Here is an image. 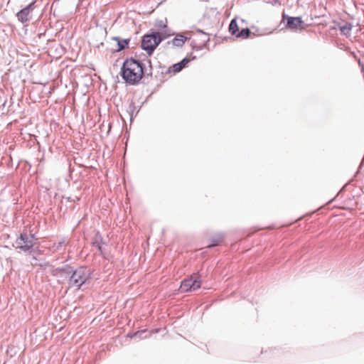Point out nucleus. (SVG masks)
I'll return each mask as SVG.
<instances>
[{
	"label": "nucleus",
	"instance_id": "nucleus-17",
	"mask_svg": "<svg viewBox=\"0 0 364 364\" xmlns=\"http://www.w3.org/2000/svg\"><path fill=\"white\" fill-rule=\"evenodd\" d=\"M146 333V331H138L136 333H135L133 335H131L130 336L131 337H134V338H146L147 336L145 335L144 336H143L144 334Z\"/></svg>",
	"mask_w": 364,
	"mask_h": 364
},
{
	"label": "nucleus",
	"instance_id": "nucleus-14",
	"mask_svg": "<svg viewBox=\"0 0 364 364\" xmlns=\"http://www.w3.org/2000/svg\"><path fill=\"white\" fill-rule=\"evenodd\" d=\"M250 30L246 28L242 29L241 31H238L235 36L239 38L246 39L250 36Z\"/></svg>",
	"mask_w": 364,
	"mask_h": 364
},
{
	"label": "nucleus",
	"instance_id": "nucleus-18",
	"mask_svg": "<svg viewBox=\"0 0 364 364\" xmlns=\"http://www.w3.org/2000/svg\"><path fill=\"white\" fill-rule=\"evenodd\" d=\"M159 26L161 27V28L166 27V26L164 23H163L162 21L160 22V23L159 24Z\"/></svg>",
	"mask_w": 364,
	"mask_h": 364
},
{
	"label": "nucleus",
	"instance_id": "nucleus-3",
	"mask_svg": "<svg viewBox=\"0 0 364 364\" xmlns=\"http://www.w3.org/2000/svg\"><path fill=\"white\" fill-rule=\"evenodd\" d=\"M162 40L158 32L146 34L142 38L141 47L150 56Z\"/></svg>",
	"mask_w": 364,
	"mask_h": 364
},
{
	"label": "nucleus",
	"instance_id": "nucleus-16",
	"mask_svg": "<svg viewBox=\"0 0 364 364\" xmlns=\"http://www.w3.org/2000/svg\"><path fill=\"white\" fill-rule=\"evenodd\" d=\"M65 240L63 239V240L59 241L58 243H54L52 247V249L54 251H58L65 244Z\"/></svg>",
	"mask_w": 364,
	"mask_h": 364
},
{
	"label": "nucleus",
	"instance_id": "nucleus-6",
	"mask_svg": "<svg viewBox=\"0 0 364 364\" xmlns=\"http://www.w3.org/2000/svg\"><path fill=\"white\" fill-rule=\"evenodd\" d=\"M35 3V1L31 2L17 13V18L21 23H26L29 21V15L34 9Z\"/></svg>",
	"mask_w": 364,
	"mask_h": 364
},
{
	"label": "nucleus",
	"instance_id": "nucleus-4",
	"mask_svg": "<svg viewBox=\"0 0 364 364\" xmlns=\"http://www.w3.org/2000/svg\"><path fill=\"white\" fill-rule=\"evenodd\" d=\"M35 239L34 234H28L23 231L20 234V236L16 239V247L23 252L30 251L33 247V240Z\"/></svg>",
	"mask_w": 364,
	"mask_h": 364
},
{
	"label": "nucleus",
	"instance_id": "nucleus-10",
	"mask_svg": "<svg viewBox=\"0 0 364 364\" xmlns=\"http://www.w3.org/2000/svg\"><path fill=\"white\" fill-rule=\"evenodd\" d=\"M102 242V237L101 235L99 232L96 233L93 239L92 246L96 247L101 254L103 253Z\"/></svg>",
	"mask_w": 364,
	"mask_h": 364
},
{
	"label": "nucleus",
	"instance_id": "nucleus-8",
	"mask_svg": "<svg viewBox=\"0 0 364 364\" xmlns=\"http://www.w3.org/2000/svg\"><path fill=\"white\" fill-rule=\"evenodd\" d=\"M303 21L300 17H288L287 28L289 29H297L301 26Z\"/></svg>",
	"mask_w": 364,
	"mask_h": 364
},
{
	"label": "nucleus",
	"instance_id": "nucleus-5",
	"mask_svg": "<svg viewBox=\"0 0 364 364\" xmlns=\"http://www.w3.org/2000/svg\"><path fill=\"white\" fill-rule=\"evenodd\" d=\"M201 286V281L196 274L191 275L189 278L185 279L181 284L180 289L183 292L194 291Z\"/></svg>",
	"mask_w": 364,
	"mask_h": 364
},
{
	"label": "nucleus",
	"instance_id": "nucleus-2",
	"mask_svg": "<svg viewBox=\"0 0 364 364\" xmlns=\"http://www.w3.org/2000/svg\"><path fill=\"white\" fill-rule=\"evenodd\" d=\"M90 270L86 267H80L75 269L69 280L70 287L79 289L83 284L88 283L91 279Z\"/></svg>",
	"mask_w": 364,
	"mask_h": 364
},
{
	"label": "nucleus",
	"instance_id": "nucleus-7",
	"mask_svg": "<svg viewBox=\"0 0 364 364\" xmlns=\"http://www.w3.org/2000/svg\"><path fill=\"white\" fill-rule=\"evenodd\" d=\"M190 61L191 60L189 58H185L181 62L173 64L171 67H170L168 72L173 74L179 73L183 68L186 67Z\"/></svg>",
	"mask_w": 364,
	"mask_h": 364
},
{
	"label": "nucleus",
	"instance_id": "nucleus-9",
	"mask_svg": "<svg viewBox=\"0 0 364 364\" xmlns=\"http://www.w3.org/2000/svg\"><path fill=\"white\" fill-rule=\"evenodd\" d=\"M188 37L181 35L177 34L175 38L172 40V44L176 47H181L185 43V42L188 40Z\"/></svg>",
	"mask_w": 364,
	"mask_h": 364
},
{
	"label": "nucleus",
	"instance_id": "nucleus-12",
	"mask_svg": "<svg viewBox=\"0 0 364 364\" xmlns=\"http://www.w3.org/2000/svg\"><path fill=\"white\" fill-rule=\"evenodd\" d=\"M113 40L117 42L118 49L117 51H121L127 47L129 41L126 39H121L119 37H114Z\"/></svg>",
	"mask_w": 364,
	"mask_h": 364
},
{
	"label": "nucleus",
	"instance_id": "nucleus-11",
	"mask_svg": "<svg viewBox=\"0 0 364 364\" xmlns=\"http://www.w3.org/2000/svg\"><path fill=\"white\" fill-rule=\"evenodd\" d=\"M338 28L343 35L348 36L350 34L353 26L349 23H345L343 25L339 24Z\"/></svg>",
	"mask_w": 364,
	"mask_h": 364
},
{
	"label": "nucleus",
	"instance_id": "nucleus-15",
	"mask_svg": "<svg viewBox=\"0 0 364 364\" xmlns=\"http://www.w3.org/2000/svg\"><path fill=\"white\" fill-rule=\"evenodd\" d=\"M223 240V235L218 234L212 238V243L208 245V247L210 248L220 244Z\"/></svg>",
	"mask_w": 364,
	"mask_h": 364
},
{
	"label": "nucleus",
	"instance_id": "nucleus-13",
	"mask_svg": "<svg viewBox=\"0 0 364 364\" xmlns=\"http://www.w3.org/2000/svg\"><path fill=\"white\" fill-rule=\"evenodd\" d=\"M229 31H230V33L232 35H233L235 36H236V34L239 31L238 26H237V21H236V19H232L230 21V23L229 25Z\"/></svg>",
	"mask_w": 364,
	"mask_h": 364
},
{
	"label": "nucleus",
	"instance_id": "nucleus-1",
	"mask_svg": "<svg viewBox=\"0 0 364 364\" xmlns=\"http://www.w3.org/2000/svg\"><path fill=\"white\" fill-rule=\"evenodd\" d=\"M143 74V68L139 61L130 58L123 63L121 76L127 83L134 85L142 78Z\"/></svg>",
	"mask_w": 364,
	"mask_h": 364
}]
</instances>
